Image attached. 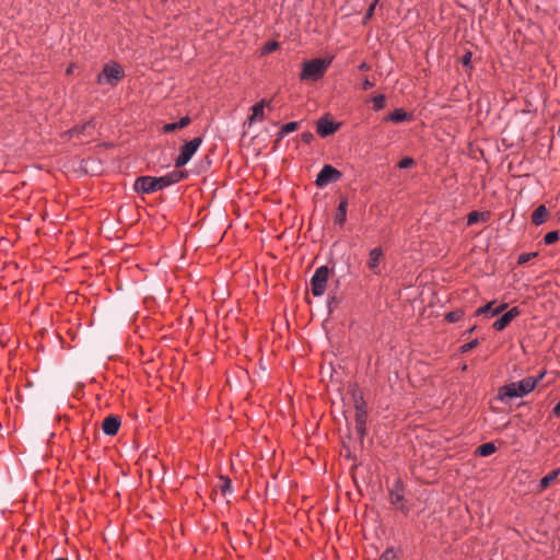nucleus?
I'll use <instances>...</instances> for the list:
<instances>
[{
	"mask_svg": "<svg viewBox=\"0 0 560 560\" xmlns=\"http://www.w3.org/2000/svg\"><path fill=\"white\" fill-rule=\"evenodd\" d=\"M187 175L185 171H173L161 177L140 176L135 182V190L140 194H152L182 182Z\"/></svg>",
	"mask_w": 560,
	"mask_h": 560,
	"instance_id": "nucleus-1",
	"label": "nucleus"
},
{
	"mask_svg": "<svg viewBox=\"0 0 560 560\" xmlns=\"http://www.w3.org/2000/svg\"><path fill=\"white\" fill-rule=\"evenodd\" d=\"M545 373H540L537 377L527 376L518 382H512L499 388L498 399L504 401L506 399L524 397L535 389L537 384L544 378Z\"/></svg>",
	"mask_w": 560,
	"mask_h": 560,
	"instance_id": "nucleus-2",
	"label": "nucleus"
},
{
	"mask_svg": "<svg viewBox=\"0 0 560 560\" xmlns=\"http://www.w3.org/2000/svg\"><path fill=\"white\" fill-rule=\"evenodd\" d=\"M332 59H334V57H327V58H315V59L304 61L302 63L300 80L301 81H318V80H320L325 75Z\"/></svg>",
	"mask_w": 560,
	"mask_h": 560,
	"instance_id": "nucleus-3",
	"label": "nucleus"
},
{
	"mask_svg": "<svg viewBox=\"0 0 560 560\" xmlns=\"http://www.w3.org/2000/svg\"><path fill=\"white\" fill-rule=\"evenodd\" d=\"M330 269L327 266L318 267L311 278V291L314 296H322L327 289Z\"/></svg>",
	"mask_w": 560,
	"mask_h": 560,
	"instance_id": "nucleus-4",
	"label": "nucleus"
},
{
	"mask_svg": "<svg viewBox=\"0 0 560 560\" xmlns=\"http://www.w3.org/2000/svg\"><path fill=\"white\" fill-rule=\"evenodd\" d=\"M124 69L118 63H107L97 75L96 82L100 84L106 82L109 85H116L124 78Z\"/></svg>",
	"mask_w": 560,
	"mask_h": 560,
	"instance_id": "nucleus-5",
	"label": "nucleus"
},
{
	"mask_svg": "<svg viewBox=\"0 0 560 560\" xmlns=\"http://www.w3.org/2000/svg\"><path fill=\"white\" fill-rule=\"evenodd\" d=\"M202 143L201 137H196L180 147L179 154L175 159V166L186 165Z\"/></svg>",
	"mask_w": 560,
	"mask_h": 560,
	"instance_id": "nucleus-6",
	"label": "nucleus"
},
{
	"mask_svg": "<svg viewBox=\"0 0 560 560\" xmlns=\"http://www.w3.org/2000/svg\"><path fill=\"white\" fill-rule=\"evenodd\" d=\"M342 174L331 165H325L316 177V185L319 187L326 186L330 182H337L341 178Z\"/></svg>",
	"mask_w": 560,
	"mask_h": 560,
	"instance_id": "nucleus-7",
	"label": "nucleus"
},
{
	"mask_svg": "<svg viewBox=\"0 0 560 560\" xmlns=\"http://www.w3.org/2000/svg\"><path fill=\"white\" fill-rule=\"evenodd\" d=\"M366 418L368 415L365 410V404L361 399L360 401L355 402V430L361 438L365 434Z\"/></svg>",
	"mask_w": 560,
	"mask_h": 560,
	"instance_id": "nucleus-8",
	"label": "nucleus"
},
{
	"mask_svg": "<svg viewBox=\"0 0 560 560\" xmlns=\"http://www.w3.org/2000/svg\"><path fill=\"white\" fill-rule=\"evenodd\" d=\"M521 314V311L517 306H514L512 307L511 310H509L508 312H505L501 317H499L494 323H493V328L497 330V331H501L503 330L506 326H509V324L515 319L517 316H520Z\"/></svg>",
	"mask_w": 560,
	"mask_h": 560,
	"instance_id": "nucleus-9",
	"label": "nucleus"
},
{
	"mask_svg": "<svg viewBox=\"0 0 560 560\" xmlns=\"http://www.w3.org/2000/svg\"><path fill=\"white\" fill-rule=\"evenodd\" d=\"M338 128L339 124H336L328 118L322 117L317 121L316 131L320 137L325 138L335 133Z\"/></svg>",
	"mask_w": 560,
	"mask_h": 560,
	"instance_id": "nucleus-10",
	"label": "nucleus"
},
{
	"mask_svg": "<svg viewBox=\"0 0 560 560\" xmlns=\"http://www.w3.org/2000/svg\"><path fill=\"white\" fill-rule=\"evenodd\" d=\"M383 256H384V253L381 247H374L369 252L368 266L374 275L381 273L380 262H381Z\"/></svg>",
	"mask_w": 560,
	"mask_h": 560,
	"instance_id": "nucleus-11",
	"label": "nucleus"
},
{
	"mask_svg": "<svg viewBox=\"0 0 560 560\" xmlns=\"http://www.w3.org/2000/svg\"><path fill=\"white\" fill-rule=\"evenodd\" d=\"M121 421L118 416H108L102 422V430L106 435H116L120 428Z\"/></svg>",
	"mask_w": 560,
	"mask_h": 560,
	"instance_id": "nucleus-12",
	"label": "nucleus"
},
{
	"mask_svg": "<svg viewBox=\"0 0 560 560\" xmlns=\"http://www.w3.org/2000/svg\"><path fill=\"white\" fill-rule=\"evenodd\" d=\"M270 102L261 100L252 107V115L248 117V124L252 125L256 121H262L265 119V107L269 106Z\"/></svg>",
	"mask_w": 560,
	"mask_h": 560,
	"instance_id": "nucleus-13",
	"label": "nucleus"
},
{
	"mask_svg": "<svg viewBox=\"0 0 560 560\" xmlns=\"http://www.w3.org/2000/svg\"><path fill=\"white\" fill-rule=\"evenodd\" d=\"M494 303L495 302L492 301V302L487 303L483 306L478 307L475 312V316H481V315H488V314L490 316H495V315H499L500 313H502L508 307L506 303H502L499 306L493 308Z\"/></svg>",
	"mask_w": 560,
	"mask_h": 560,
	"instance_id": "nucleus-14",
	"label": "nucleus"
},
{
	"mask_svg": "<svg viewBox=\"0 0 560 560\" xmlns=\"http://www.w3.org/2000/svg\"><path fill=\"white\" fill-rule=\"evenodd\" d=\"M390 503L399 511L404 512L405 514L408 513L409 509L407 508L404 499L402 491L400 489H396L390 491L389 494Z\"/></svg>",
	"mask_w": 560,
	"mask_h": 560,
	"instance_id": "nucleus-15",
	"label": "nucleus"
},
{
	"mask_svg": "<svg viewBox=\"0 0 560 560\" xmlns=\"http://www.w3.org/2000/svg\"><path fill=\"white\" fill-rule=\"evenodd\" d=\"M190 122H191L190 117L184 116L177 122L165 124L162 128V131L164 133H170L177 129H183V128L187 127Z\"/></svg>",
	"mask_w": 560,
	"mask_h": 560,
	"instance_id": "nucleus-16",
	"label": "nucleus"
},
{
	"mask_svg": "<svg viewBox=\"0 0 560 560\" xmlns=\"http://www.w3.org/2000/svg\"><path fill=\"white\" fill-rule=\"evenodd\" d=\"M549 212L545 205L538 206L532 213V223L535 225L542 224L548 217Z\"/></svg>",
	"mask_w": 560,
	"mask_h": 560,
	"instance_id": "nucleus-17",
	"label": "nucleus"
},
{
	"mask_svg": "<svg viewBox=\"0 0 560 560\" xmlns=\"http://www.w3.org/2000/svg\"><path fill=\"white\" fill-rule=\"evenodd\" d=\"M347 208L348 200L342 198L338 205L337 212L335 215V223L342 226L347 220Z\"/></svg>",
	"mask_w": 560,
	"mask_h": 560,
	"instance_id": "nucleus-18",
	"label": "nucleus"
},
{
	"mask_svg": "<svg viewBox=\"0 0 560 560\" xmlns=\"http://www.w3.org/2000/svg\"><path fill=\"white\" fill-rule=\"evenodd\" d=\"M490 219V212L488 211H483V212H479V211H471L468 213L467 215V225H474L475 223L479 222V221H482V222H487L488 220Z\"/></svg>",
	"mask_w": 560,
	"mask_h": 560,
	"instance_id": "nucleus-19",
	"label": "nucleus"
},
{
	"mask_svg": "<svg viewBox=\"0 0 560 560\" xmlns=\"http://www.w3.org/2000/svg\"><path fill=\"white\" fill-rule=\"evenodd\" d=\"M385 120H390L393 122H401L406 120H411V115L408 114L402 108H396L388 115V117Z\"/></svg>",
	"mask_w": 560,
	"mask_h": 560,
	"instance_id": "nucleus-20",
	"label": "nucleus"
},
{
	"mask_svg": "<svg viewBox=\"0 0 560 560\" xmlns=\"http://www.w3.org/2000/svg\"><path fill=\"white\" fill-rule=\"evenodd\" d=\"M560 469H555L541 478L539 483V492L545 491L559 476Z\"/></svg>",
	"mask_w": 560,
	"mask_h": 560,
	"instance_id": "nucleus-21",
	"label": "nucleus"
},
{
	"mask_svg": "<svg viewBox=\"0 0 560 560\" xmlns=\"http://www.w3.org/2000/svg\"><path fill=\"white\" fill-rule=\"evenodd\" d=\"M298 126H299L298 121H291V122L284 124L278 131L277 141H280L290 132L295 131L298 129Z\"/></svg>",
	"mask_w": 560,
	"mask_h": 560,
	"instance_id": "nucleus-22",
	"label": "nucleus"
},
{
	"mask_svg": "<svg viewBox=\"0 0 560 560\" xmlns=\"http://www.w3.org/2000/svg\"><path fill=\"white\" fill-rule=\"evenodd\" d=\"M495 450L497 448H495L494 444L489 442V443H483V444L479 445L477 447L476 453L479 456L486 457V456L492 455L495 452Z\"/></svg>",
	"mask_w": 560,
	"mask_h": 560,
	"instance_id": "nucleus-23",
	"label": "nucleus"
},
{
	"mask_svg": "<svg viewBox=\"0 0 560 560\" xmlns=\"http://www.w3.org/2000/svg\"><path fill=\"white\" fill-rule=\"evenodd\" d=\"M89 126H90V122H85L81 126H75V127L69 129L68 131H66L65 133H62L61 137L62 138H73L74 136L82 133Z\"/></svg>",
	"mask_w": 560,
	"mask_h": 560,
	"instance_id": "nucleus-24",
	"label": "nucleus"
},
{
	"mask_svg": "<svg viewBox=\"0 0 560 560\" xmlns=\"http://www.w3.org/2000/svg\"><path fill=\"white\" fill-rule=\"evenodd\" d=\"M372 103H373V109L375 112H378L385 107L386 97L384 94L375 95L374 97H372Z\"/></svg>",
	"mask_w": 560,
	"mask_h": 560,
	"instance_id": "nucleus-25",
	"label": "nucleus"
},
{
	"mask_svg": "<svg viewBox=\"0 0 560 560\" xmlns=\"http://www.w3.org/2000/svg\"><path fill=\"white\" fill-rule=\"evenodd\" d=\"M464 317V311L463 310H455L452 312H448L445 314V320L447 323H456Z\"/></svg>",
	"mask_w": 560,
	"mask_h": 560,
	"instance_id": "nucleus-26",
	"label": "nucleus"
},
{
	"mask_svg": "<svg viewBox=\"0 0 560 560\" xmlns=\"http://www.w3.org/2000/svg\"><path fill=\"white\" fill-rule=\"evenodd\" d=\"M278 48H279L278 42H276V40L268 42L262 46L261 55L265 56V55L271 54L272 51L277 50Z\"/></svg>",
	"mask_w": 560,
	"mask_h": 560,
	"instance_id": "nucleus-27",
	"label": "nucleus"
},
{
	"mask_svg": "<svg viewBox=\"0 0 560 560\" xmlns=\"http://www.w3.org/2000/svg\"><path fill=\"white\" fill-rule=\"evenodd\" d=\"M560 238L558 231H550L544 236V242L546 245H551L558 242Z\"/></svg>",
	"mask_w": 560,
	"mask_h": 560,
	"instance_id": "nucleus-28",
	"label": "nucleus"
},
{
	"mask_svg": "<svg viewBox=\"0 0 560 560\" xmlns=\"http://www.w3.org/2000/svg\"><path fill=\"white\" fill-rule=\"evenodd\" d=\"M416 164L415 160L412 158H404L398 162L399 168H410Z\"/></svg>",
	"mask_w": 560,
	"mask_h": 560,
	"instance_id": "nucleus-29",
	"label": "nucleus"
},
{
	"mask_svg": "<svg viewBox=\"0 0 560 560\" xmlns=\"http://www.w3.org/2000/svg\"><path fill=\"white\" fill-rule=\"evenodd\" d=\"M537 253H525L518 256L517 262L520 265L529 261L532 258L536 257Z\"/></svg>",
	"mask_w": 560,
	"mask_h": 560,
	"instance_id": "nucleus-30",
	"label": "nucleus"
},
{
	"mask_svg": "<svg viewBox=\"0 0 560 560\" xmlns=\"http://www.w3.org/2000/svg\"><path fill=\"white\" fill-rule=\"evenodd\" d=\"M221 491L225 493L226 491H231V480L229 478H221Z\"/></svg>",
	"mask_w": 560,
	"mask_h": 560,
	"instance_id": "nucleus-31",
	"label": "nucleus"
},
{
	"mask_svg": "<svg viewBox=\"0 0 560 560\" xmlns=\"http://www.w3.org/2000/svg\"><path fill=\"white\" fill-rule=\"evenodd\" d=\"M380 560H396V553L393 550H386Z\"/></svg>",
	"mask_w": 560,
	"mask_h": 560,
	"instance_id": "nucleus-32",
	"label": "nucleus"
},
{
	"mask_svg": "<svg viewBox=\"0 0 560 560\" xmlns=\"http://www.w3.org/2000/svg\"><path fill=\"white\" fill-rule=\"evenodd\" d=\"M478 345V339L471 340L470 342L462 346V352H467L474 349Z\"/></svg>",
	"mask_w": 560,
	"mask_h": 560,
	"instance_id": "nucleus-33",
	"label": "nucleus"
},
{
	"mask_svg": "<svg viewBox=\"0 0 560 560\" xmlns=\"http://www.w3.org/2000/svg\"><path fill=\"white\" fill-rule=\"evenodd\" d=\"M301 139L304 143H311L314 139V136L312 132L306 131L301 135Z\"/></svg>",
	"mask_w": 560,
	"mask_h": 560,
	"instance_id": "nucleus-34",
	"label": "nucleus"
},
{
	"mask_svg": "<svg viewBox=\"0 0 560 560\" xmlns=\"http://www.w3.org/2000/svg\"><path fill=\"white\" fill-rule=\"evenodd\" d=\"M374 86V82L370 81L368 78L362 82V90L368 91Z\"/></svg>",
	"mask_w": 560,
	"mask_h": 560,
	"instance_id": "nucleus-35",
	"label": "nucleus"
},
{
	"mask_svg": "<svg viewBox=\"0 0 560 560\" xmlns=\"http://www.w3.org/2000/svg\"><path fill=\"white\" fill-rule=\"evenodd\" d=\"M470 60H471V52L468 51L466 52L463 58H462V62L464 66H468L470 63Z\"/></svg>",
	"mask_w": 560,
	"mask_h": 560,
	"instance_id": "nucleus-36",
	"label": "nucleus"
},
{
	"mask_svg": "<svg viewBox=\"0 0 560 560\" xmlns=\"http://www.w3.org/2000/svg\"><path fill=\"white\" fill-rule=\"evenodd\" d=\"M375 8H376L375 3H371L370 4V7H369V9L366 11V14H365L366 19H370L373 15Z\"/></svg>",
	"mask_w": 560,
	"mask_h": 560,
	"instance_id": "nucleus-37",
	"label": "nucleus"
},
{
	"mask_svg": "<svg viewBox=\"0 0 560 560\" xmlns=\"http://www.w3.org/2000/svg\"><path fill=\"white\" fill-rule=\"evenodd\" d=\"M552 413L556 417H560V398H559V401L557 402V405L553 407Z\"/></svg>",
	"mask_w": 560,
	"mask_h": 560,
	"instance_id": "nucleus-38",
	"label": "nucleus"
},
{
	"mask_svg": "<svg viewBox=\"0 0 560 560\" xmlns=\"http://www.w3.org/2000/svg\"><path fill=\"white\" fill-rule=\"evenodd\" d=\"M75 68V63H70L69 67L67 68L66 70V73L69 75V74H72L73 73V70Z\"/></svg>",
	"mask_w": 560,
	"mask_h": 560,
	"instance_id": "nucleus-39",
	"label": "nucleus"
},
{
	"mask_svg": "<svg viewBox=\"0 0 560 560\" xmlns=\"http://www.w3.org/2000/svg\"><path fill=\"white\" fill-rule=\"evenodd\" d=\"M359 69H360V70H368V69H369V66L366 65V62H362V63L359 66Z\"/></svg>",
	"mask_w": 560,
	"mask_h": 560,
	"instance_id": "nucleus-40",
	"label": "nucleus"
},
{
	"mask_svg": "<svg viewBox=\"0 0 560 560\" xmlns=\"http://www.w3.org/2000/svg\"><path fill=\"white\" fill-rule=\"evenodd\" d=\"M56 560H68L67 558H57Z\"/></svg>",
	"mask_w": 560,
	"mask_h": 560,
	"instance_id": "nucleus-41",
	"label": "nucleus"
},
{
	"mask_svg": "<svg viewBox=\"0 0 560 560\" xmlns=\"http://www.w3.org/2000/svg\"><path fill=\"white\" fill-rule=\"evenodd\" d=\"M378 1H380V0H374V1H373V3H375V4L377 5Z\"/></svg>",
	"mask_w": 560,
	"mask_h": 560,
	"instance_id": "nucleus-42",
	"label": "nucleus"
}]
</instances>
